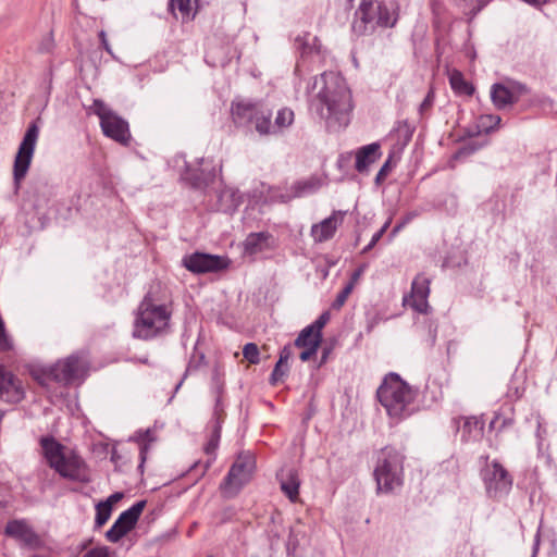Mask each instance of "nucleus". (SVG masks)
<instances>
[{
  "instance_id": "nucleus-1",
  "label": "nucleus",
  "mask_w": 557,
  "mask_h": 557,
  "mask_svg": "<svg viewBox=\"0 0 557 557\" xmlns=\"http://www.w3.org/2000/svg\"><path fill=\"white\" fill-rule=\"evenodd\" d=\"M318 90L311 101L312 111L325 122L329 132L346 127L352 111V98L345 78L336 72H324L311 84Z\"/></svg>"
},
{
  "instance_id": "nucleus-2",
  "label": "nucleus",
  "mask_w": 557,
  "mask_h": 557,
  "mask_svg": "<svg viewBox=\"0 0 557 557\" xmlns=\"http://www.w3.org/2000/svg\"><path fill=\"white\" fill-rule=\"evenodd\" d=\"M231 114L235 125L253 127L260 136L280 135L288 128L295 120L294 111L285 107L277 111L274 122H272V110L261 101H252L249 99L232 101Z\"/></svg>"
},
{
  "instance_id": "nucleus-3",
  "label": "nucleus",
  "mask_w": 557,
  "mask_h": 557,
  "mask_svg": "<svg viewBox=\"0 0 557 557\" xmlns=\"http://www.w3.org/2000/svg\"><path fill=\"white\" fill-rule=\"evenodd\" d=\"M171 305L161 302L151 286L137 307L133 325V337L150 341L170 332Z\"/></svg>"
},
{
  "instance_id": "nucleus-4",
  "label": "nucleus",
  "mask_w": 557,
  "mask_h": 557,
  "mask_svg": "<svg viewBox=\"0 0 557 557\" xmlns=\"http://www.w3.org/2000/svg\"><path fill=\"white\" fill-rule=\"evenodd\" d=\"M39 444L47 465L60 476L79 483L91 481L86 462L74 450L67 449L51 435L42 436Z\"/></svg>"
},
{
  "instance_id": "nucleus-5",
  "label": "nucleus",
  "mask_w": 557,
  "mask_h": 557,
  "mask_svg": "<svg viewBox=\"0 0 557 557\" xmlns=\"http://www.w3.org/2000/svg\"><path fill=\"white\" fill-rule=\"evenodd\" d=\"M418 395V389L410 386L399 374L387 373L376 391L380 404L389 418L401 420L412 412L410 406Z\"/></svg>"
},
{
  "instance_id": "nucleus-6",
  "label": "nucleus",
  "mask_w": 557,
  "mask_h": 557,
  "mask_svg": "<svg viewBox=\"0 0 557 557\" xmlns=\"http://www.w3.org/2000/svg\"><path fill=\"white\" fill-rule=\"evenodd\" d=\"M398 20V4L394 0H361L355 12L352 32L358 36L372 34L376 27H394Z\"/></svg>"
},
{
  "instance_id": "nucleus-7",
  "label": "nucleus",
  "mask_w": 557,
  "mask_h": 557,
  "mask_svg": "<svg viewBox=\"0 0 557 557\" xmlns=\"http://www.w3.org/2000/svg\"><path fill=\"white\" fill-rule=\"evenodd\" d=\"M89 359L84 351H76L54 364L33 372V377L45 387L50 382L70 385L75 381L84 380L88 373Z\"/></svg>"
},
{
  "instance_id": "nucleus-8",
  "label": "nucleus",
  "mask_w": 557,
  "mask_h": 557,
  "mask_svg": "<svg viewBox=\"0 0 557 557\" xmlns=\"http://www.w3.org/2000/svg\"><path fill=\"white\" fill-rule=\"evenodd\" d=\"M403 463L404 456L395 448L381 450L374 469L377 493L389 494L403 485Z\"/></svg>"
},
{
  "instance_id": "nucleus-9",
  "label": "nucleus",
  "mask_w": 557,
  "mask_h": 557,
  "mask_svg": "<svg viewBox=\"0 0 557 557\" xmlns=\"http://www.w3.org/2000/svg\"><path fill=\"white\" fill-rule=\"evenodd\" d=\"M94 113L100 119L102 133L120 143L127 145L131 139L128 123L109 109L102 100L96 99L92 103Z\"/></svg>"
},
{
  "instance_id": "nucleus-10",
  "label": "nucleus",
  "mask_w": 557,
  "mask_h": 557,
  "mask_svg": "<svg viewBox=\"0 0 557 557\" xmlns=\"http://www.w3.org/2000/svg\"><path fill=\"white\" fill-rule=\"evenodd\" d=\"M255 468L256 460L252 454H239L228 470L227 475L224 478L220 485L223 494L226 497L235 496L239 490L250 480Z\"/></svg>"
},
{
  "instance_id": "nucleus-11",
  "label": "nucleus",
  "mask_w": 557,
  "mask_h": 557,
  "mask_svg": "<svg viewBox=\"0 0 557 557\" xmlns=\"http://www.w3.org/2000/svg\"><path fill=\"white\" fill-rule=\"evenodd\" d=\"M38 136L39 128L37 124L33 122L28 125L14 158L13 180L16 188L20 187L29 170Z\"/></svg>"
},
{
  "instance_id": "nucleus-12",
  "label": "nucleus",
  "mask_w": 557,
  "mask_h": 557,
  "mask_svg": "<svg viewBox=\"0 0 557 557\" xmlns=\"http://www.w3.org/2000/svg\"><path fill=\"white\" fill-rule=\"evenodd\" d=\"M481 478L491 498H502L512 487V476L497 460H493L481 470Z\"/></svg>"
},
{
  "instance_id": "nucleus-13",
  "label": "nucleus",
  "mask_w": 557,
  "mask_h": 557,
  "mask_svg": "<svg viewBox=\"0 0 557 557\" xmlns=\"http://www.w3.org/2000/svg\"><path fill=\"white\" fill-rule=\"evenodd\" d=\"M4 535L15 540L21 548L40 550L46 547V542L26 519H13L7 522Z\"/></svg>"
},
{
  "instance_id": "nucleus-14",
  "label": "nucleus",
  "mask_w": 557,
  "mask_h": 557,
  "mask_svg": "<svg viewBox=\"0 0 557 557\" xmlns=\"http://www.w3.org/2000/svg\"><path fill=\"white\" fill-rule=\"evenodd\" d=\"M145 507L146 500H139L135 503L131 508L123 511L112 524V527L107 531V540L112 543L119 542L135 527Z\"/></svg>"
},
{
  "instance_id": "nucleus-15",
  "label": "nucleus",
  "mask_w": 557,
  "mask_h": 557,
  "mask_svg": "<svg viewBox=\"0 0 557 557\" xmlns=\"http://www.w3.org/2000/svg\"><path fill=\"white\" fill-rule=\"evenodd\" d=\"M185 268L193 273H209L224 270L228 267L230 260L225 257L194 252L183 259Z\"/></svg>"
},
{
  "instance_id": "nucleus-16",
  "label": "nucleus",
  "mask_w": 557,
  "mask_h": 557,
  "mask_svg": "<svg viewBox=\"0 0 557 557\" xmlns=\"http://www.w3.org/2000/svg\"><path fill=\"white\" fill-rule=\"evenodd\" d=\"M24 395L21 381L0 363V400L15 404L20 403Z\"/></svg>"
},
{
  "instance_id": "nucleus-17",
  "label": "nucleus",
  "mask_w": 557,
  "mask_h": 557,
  "mask_svg": "<svg viewBox=\"0 0 557 557\" xmlns=\"http://www.w3.org/2000/svg\"><path fill=\"white\" fill-rule=\"evenodd\" d=\"M345 211H333V213L321 221L320 223L313 224L311 227V236L315 243H323L331 239L337 227L343 223Z\"/></svg>"
},
{
  "instance_id": "nucleus-18",
  "label": "nucleus",
  "mask_w": 557,
  "mask_h": 557,
  "mask_svg": "<svg viewBox=\"0 0 557 557\" xmlns=\"http://www.w3.org/2000/svg\"><path fill=\"white\" fill-rule=\"evenodd\" d=\"M430 280L424 274H418L411 284L410 306L420 313H428L430 306Z\"/></svg>"
},
{
  "instance_id": "nucleus-19",
  "label": "nucleus",
  "mask_w": 557,
  "mask_h": 557,
  "mask_svg": "<svg viewBox=\"0 0 557 557\" xmlns=\"http://www.w3.org/2000/svg\"><path fill=\"white\" fill-rule=\"evenodd\" d=\"M282 492L292 502L295 503L299 498L300 479L298 471L294 468L282 471L278 474Z\"/></svg>"
},
{
  "instance_id": "nucleus-20",
  "label": "nucleus",
  "mask_w": 557,
  "mask_h": 557,
  "mask_svg": "<svg viewBox=\"0 0 557 557\" xmlns=\"http://www.w3.org/2000/svg\"><path fill=\"white\" fill-rule=\"evenodd\" d=\"M381 154V146L379 143L362 146L356 152L355 169L359 173L368 171L369 166L379 160Z\"/></svg>"
},
{
  "instance_id": "nucleus-21",
  "label": "nucleus",
  "mask_w": 557,
  "mask_h": 557,
  "mask_svg": "<svg viewBox=\"0 0 557 557\" xmlns=\"http://www.w3.org/2000/svg\"><path fill=\"white\" fill-rule=\"evenodd\" d=\"M215 177V172L213 169H194L189 165L186 166V170L183 174L184 181L188 182L194 188H205L210 183L213 182Z\"/></svg>"
},
{
  "instance_id": "nucleus-22",
  "label": "nucleus",
  "mask_w": 557,
  "mask_h": 557,
  "mask_svg": "<svg viewBox=\"0 0 557 557\" xmlns=\"http://www.w3.org/2000/svg\"><path fill=\"white\" fill-rule=\"evenodd\" d=\"M169 9L172 14L182 22L193 21L198 10V0H170Z\"/></svg>"
},
{
  "instance_id": "nucleus-23",
  "label": "nucleus",
  "mask_w": 557,
  "mask_h": 557,
  "mask_svg": "<svg viewBox=\"0 0 557 557\" xmlns=\"http://www.w3.org/2000/svg\"><path fill=\"white\" fill-rule=\"evenodd\" d=\"M484 421L478 417L465 418L460 429L462 442H476L483 436Z\"/></svg>"
},
{
  "instance_id": "nucleus-24",
  "label": "nucleus",
  "mask_w": 557,
  "mask_h": 557,
  "mask_svg": "<svg viewBox=\"0 0 557 557\" xmlns=\"http://www.w3.org/2000/svg\"><path fill=\"white\" fill-rule=\"evenodd\" d=\"M54 196L53 187L47 183H40L35 186L32 199L34 209L40 212L49 207L51 199Z\"/></svg>"
},
{
  "instance_id": "nucleus-25",
  "label": "nucleus",
  "mask_w": 557,
  "mask_h": 557,
  "mask_svg": "<svg viewBox=\"0 0 557 557\" xmlns=\"http://www.w3.org/2000/svg\"><path fill=\"white\" fill-rule=\"evenodd\" d=\"M491 100L494 107L503 110L515 103L508 84L495 83L491 87Z\"/></svg>"
},
{
  "instance_id": "nucleus-26",
  "label": "nucleus",
  "mask_w": 557,
  "mask_h": 557,
  "mask_svg": "<svg viewBox=\"0 0 557 557\" xmlns=\"http://www.w3.org/2000/svg\"><path fill=\"white\" fill-rule=\"evenodd\" d=\"M322 186V181L317 176L296 181L290 185L294 198H301L317 193Z\"/></svg>"
},
{
  "instance_id": "nucleus-27",
  "label": "nucleus",
  "mask_w": 557,
  "mask_h": 557,
  "mask_svg": "<svg viewBox=\"0 0 557 557\" xmlns=\"http://www.w3.org/2000/svg\"><path fill=\"white\" fill-rule=\"evenodd\" d=\"M449 84L454 92L460 96H472L475 90L474 86L467 82L463 74L458 70H454L449 74Z\"/></svg>"
},
{
  "instance_id": "nucleus-28",
  "label": "nucleus",
  "mask_w": 557,
  "mask_h": 557,
  "mask_svg": "<svg viewBox=\"0 0 557 557\" xmlns=\"http://www.w3.org/2000/svg\"><path fill=\"white\" fill-rule=\"evenodd\" d=\"M296 48L300 51L301 55L311 54L320 51L319 39L310 33L298 35L295 39Z\"/></svg>"
},
{
  "instance_id": "nucleus-29",
  "label": "nucleus",
  "mask_w": 557,
  "mask_h": 557,
  "mask_svg": "<svg viewBox=\"0 0 557 557\" xmlns=\"http://www.w3.org/2000/svg\"><path fill=\"white\" fill-rule=\"evenodd\" d=\"M271 237L268 232L251 233L245 240V251L253 255L262 250L263 244Z\"/></svg>"
},
{
  "instance_id": "nucleus-30",
  "label": "nucleus",
  "mask_w": 557,
  "mask_h": 557,
  "mask_svg": "<svg viewBox=\"0 0 557 557\" xmlns=\"http://www.w3.org/2000/svg\"><path fill=\"white\" fill-rule=\"evenodd\" d=\"M136 441L140 444V447H139L140 462L138 465V470L140 471V473H143L144 466H145V462L147 459V454L149 450V443L153 441L150 429H147L146 431H138L136 433Z\"/></svg>"
},
{
  "instance_id": "nucleus-31",
  "label": "nucleus",
  "mask_w": 557,
  "mask_h": 557,
  "mask_svg": "<svg viewBox=\"0 0 557 557\" xmlns=\"http://www.w3.org/2000/svg\"><path fill=\"white\" fill-rule=\"evenodd\" d=\"M318 341V345L322 342V334H318L309 325L306 326L295 339V346H309Z\"/></svg>"
},
{
  "instance_id": "nucleus-32",
  "label": "nucleus",
  "mask_w": 557,
  "mask_h": 557,
  "mask_svg": "<svg viewBox=\"0 0 557 557\" xmlns=\"http://www.w3.org/2000/svg\"><path fill=\"white\" fill-rule=\"evenodd\" d=\"M269 198L271 201L282 202V203H286V202H289L292 199H295L290 187L285 188V189H283L281 187L270 188L269 189Z\"/></svg>"
},
{
  "instance_id": "nucleus-33",
  "label": "nucleus",
  "mask_w": 557,
  "mask_h": 557,
  "mask_svg": "<svg viewBox=\"0 0 557 557\" xmlns=\"http://www.w3.org/2000/svg\"><path fill=\"white\" fill-rule=\"evenodd\" d=\"M112 512V508L110 507V503L100 502L96 506V519L95 523L97 527H102L109 520Z\"/></svg>"
},
{
  "instance_id": "nucleus-34",
  "label": "nucleus",
  "mask_w": 557,
  "mask_h": 557,
  "mask_svg": "<svg viewBox=\"0 0 557 557\" xmlns=\"http://www.w3.org/2000/svg\"><path fill=\"white\" fill-rule=\"evenodd\" d=\"M220 438H221V425L216 422L207 444L205 445V453L207 455H213L215 453V450L219 446Z\"/></svg>"
},
{
  "instance_id": "nucleus-35",
  "label": "nucleus",
  "mask_w": 557,
  "mask_h": 557,
  "mask_svg": "<svg viewBox=\"0 0 557 557\" xmlns=\"http://www.w3.org/2000/svg\"><path fill=\"white\" fill-rule=\"evenodd\" d=\"M508 86L515 103L518 102L522 96H525L530 92V88L525 84L518 81H509Z\"/></svg>"
},
{
  "instance_id": "nucleus-36",
  "label": "nucleus",
  "mask_w": 557,
  "mask_h": 557,
  "mask_svg": "<svg viewBox=\"0 0 557 557\" xmlns=\"http://www.w3.org/2000/svg\"><path fill=\"white\" fill-rule=\"evenodd\" d=\"M243 355L251 364H258L260 362L259 348L255 343H247L243 348Z\"/></svg>"
},
{
  "instance_id": "nucleus-37",
  "label": "nucleus",
  "mask_w": 557,
  "mask_h": 557,
  "mask_svg": "<svg viewBox=\"0 0 557 557\" xmlns=\"http://www.w3.org/2000/svg\"><path fill=\"white\" fill-rule=\"evenodd\" d=\"M212 391L215 395V409L218 410L221 406V399L224 393V382L218 372H215L212 376Z\"/></svg>"
},
{
  "instance_id": "nucleus-38",
  "label": "nucleus",
  "mask_w": 557,
  "mask_h": 557,
  "mask_svg": "<svg viewBox=\"0 0 557 557\" xmlns=\"http://www.w3.org/2000/svg\"><path fill=\"white\" fill-rule=\"evenodd\" d=\"M434 101H435V92H434L433 88H430L425 98L419 106V114L421 115V117H425L429 115V113L434 104Z\"/></svg>"
},
{
  "instance_id": "nucleus-39",
  "label": "nucleus",
  "mask_w": 557,
  "mask_h": 557,
  "mask_svg": "<svg viewBox=\"0 0 557 557\" xmlns=\"http://www.w3.org/2000/svg\"><path fill=\"white\" fill-rule=\"evenodd\" d=\"M502 122V117L496 114H485L480 116V123L485 127V131L488 133L498 127Z\"/></svg>"
},
{
  "instance_id": "nucleus-40",
  "label": "nucleus",
  "mask_w": 557,
  "mask_h": 557,
  "mask_svg": "<svg viewBox=\"0 0 557 557\" xmlns=\"http://www.w3.org/2000/svg\"><path fill=\"white\" fill-rule=\"evenodd\" d=\"M352 292V285H346L336 296L335 300L332 304V308L335 310H339L346 302L348 296Z\"/></svg>"
},
{
  "instance_id": "nucleus-41",
  "label": "nucleus",
  "mask_w": 557,
  "mask_h": 557,
  "mask_svg": "<svg viewBox=\"0 0 557 557\" xmlns=\"http://www.w3.org/2000/svg\"><path fill=\"white\" fill-rule=\"evenodd\" d=\"M319 346L318 341H314V343L309 346H298L299 348H304L299 356L300 360L304 362L310 360L312 356L317 354Z\"/></svg>"
},
{
  "instance_id": "nucleus-42",
  "label": "nucleus",
  "mask_w": 557,
  "mask_h": 557,
  "mask_svg": "<svg viewBox=\"0 0 557 557\" xmlns=\"http://www.w3.org/2000/svg\"><path fill=\"white\" fill-rule=\"evenodd\" d=\"M467 7L470 8L472 15L478 14L484 7H486L492 0H462Z\"/></svg>"
},
{
  "instance_id": "nucleus-43",
  "label": "nucleus",
  "mask_w": 557,
  "mask_h": 557,
  "mask_svg": "<svg viewBox=\"0 0 557 557\" xmlns=\"http://www.w3.org/2000/svg\"><path fill=\"white\" fill-rule=\"evenodd\" d=\"M330 320V312L324 311L312 324L309 326L314 330L318 334H322L323 327Z\"/></svg>"
},
{
  "instance_id": "nucleus-44",
  "label": "nucleus",
  "mask_w": 557,
  "mask_h": 557,
  "mask_svg": "<svg viewBox=\"0 0 557 557\" xmlns=\"http://www.w3.org/2000/svg\"><path fill=\"white\" fill-rule=\"evenodd\" d=\"M283 362L281 361H277L272 373H271V377H270V383L272 385H275L278 381H281L285 374H286V371L283 370Z\"/></svg>"
},
{
  "instance_id": "nucleus-45",
  "label": "nucleus",
  "mask_w": 557,
  "mask_h": 557,
  "mask_svg": "<svg viewBox=\"0 0 557 557\" xmlns=\"http://www.w3.org/2000/svg\"><path fill=\"white\" fill-rule=\"evenodd\" d=\"M391 169H392V162H391V158H389L384 162V164L381 166L380 171L377 172L375 182L380 183L382 180H384L386 177V175L388 174V172L391 171Z\"/></svg>"
},
{
  "instance_id": "nucleus-46",
  "label": "nucleus",
  "mask_w": 557,
  "mask_h": 557,
  "mask_svg": "<svg viewBox=\"0 0 557 557\" xmlns=\"http://www.w3.org/2000/svg\"><path fill=\"white\" fill-rule=\"evenodd\" d=\"M366 268H367V264H361L360 267H358L352 273H351V276H350V281L348 282L347 285H352V288L355 287L356 283L359 281V278L361 277V275L364 273L366 271Z\"/></svg>"
},
{
  "instance_id": "nucleus-47",
  "label": "nucleus",
  "mask_w": 557,
  "mask_h": 557,
  "mask_svg": "<svg viewBox=\"0 0 557 557\" xmlns=\"http://www.w3.org/2000/svg\"><path fill=\"white\" fill-rule=\"evenodd\" d=\"M99 39H100V42H101V46L102 48L110 54H112V50H111V46L108 41V38H107V34L104 30H100L99 34Z\"/></svg>"
},
{
  "instance_id": "nucleus-48",
  "label": "nucleus",
  "mask_w": 557,
  "mask_h": 557,
  "mask_svg": "<svg viewBox=\"0 0 557 557\" xmlns=\"http://www.w3.org/2000/svg\"><path fill=\"white\" fill-rule=\"evenodd\" d=\"M389 223H391V220L386 221L384 223V225L376 233H374L371 240H373L374 243H377L382 238L384 233L387 231Z\"/></svg>"
},
{
  "instance_id": "nucleus-49",
  "label": "nucleus",
  "mask_w": 557,
  "mask_h": 557,
  "mask_svg": "<svg viewBox=\"0 0 557 557\" xmlns=\"http://www.w3.org/2000/svg\"><path fill=\"white\" fill-rule=\"evenodd\" d=\"M122 498H123V493H121V492H115V493H113L112 495H110V496L108 497V499H107V500H104L103 503H110V507L112 508V505H113L114 503H117V502H119V500H121Z\"/></svg>"
},
{
  "instance_id": "nucleus-50",
  "label": "nucleus",
  "mask_w": 557,
  "mask_h": 557,
  "mask_svg": "<svg viewBox=\"0 0 557 557\" xmlns=\"http://www.w3.org/2000/svg\"><path fill=\"white\" fill-rule=\"evenodd\" d=\"M290 356V349L288 346H285L281 352H280V358H278V361L283 362V363H286L288 358Z\"/></svg>"
},
{
  "instance_id": "nucleus-51",
  "label": "nucleus",
  "mask_w": 557,
  "mask_h": 557,
  "mask_svg": "<svg viewBox=\"0 0 557 557\" xmlns=\"http://www.w3.org/2000/svg\"><path fill=\"white\" fill-rule=\"evenodd\" d=\"M132 360L133 361H137V362L143 363V364L151 366V362L149 361L148 357L133 358Z\"/></svg>"
},
{
  "instance_id": "nucleus-52",
  "label": "nucleus",
  "mask_w": 557,
  "mask_h": 557,
  "mask_svg": "<svg viewBox=\"0 0 557 557\" xmlns=\"http://www.w3.org/2000/svg\"><path fill=\"white\" fill-rule=\"evenodd\" d=\"M330 351H331L330 348H323L321 363H324L327 360Z\"/></svg>"
},
{
  "instance_id": "nucleus-53",
  "label": "nucleus",
  "mask_w": 557,
  "mask_h": 557,
  "mask_svg": "<svg viewBox=\"0 0 557 557\" xmlns=\"http://www.w3.org/2000/svg\"><path fill=\"white\" fill-rule=\"evenodd\" d=\"M375 245H376V243H374L373 240H370V243L363 248L362 252L366 253V252L370 251Z\"/></svg>"
},
{
  "instance_id": "nucleus-54",
  "label": "nucleus",
  "mask_w": 557,
  "mask_h": 557,
  "mask_svg": "<svg viewBox=\"0 0 557 557\" xmlns=\"http://www.w3.org/2000/svg\"><path fill=\"white\" fill-rule=\"evenodd\" d=\"M375 245H376V243H374L373 240H370V243L363 248L362 252L366 253V252L370 251Z\"/></svg>"
},
{
  "instance_id": "nucleus-55",
  "label": "nucleus",
  "mask_w": 557,
  "mask_h": 557,
  "mask_svg": "<svg viewBox=\"0 0 557 557\" xmlns=\"http://www.w3.org/2000/svg\"><path fill=\"white\" fill-rule=\"evenodd\" d=\"M406 221L401 222V223H398L397 225H395V227L393 228L392 231V235H395L397 232L400 231V228L405 225Z\"/></svg>"
},
{
  "instance_id": "nucleus-56",
  "label": "nucleus",
  "mask_w": 557,
  "mask_h": 557,
  "mask_svg": "<svg viewBox=\"0 0 557 557\" xmlns=\"http://www.w3.org/2000/svg\"><path fill=\"white\" fill-rule=\"evenodd\" d=\"M496 419L492 420L490 423V429H493L495 426Z\"/></svg>"
},
{
  "instance_id": "nucleus-57",
  "label": "nucleus",
  "mask_w": 557,
  "mask_h": 557,
  "mask_svg": "<svg viewBox=\"0 0 557 557\" xmlns=\"http://www.w3.org/2000/svg\"><path fill=\"white\" fill-rule=\"evenodd\" d=\"M507 423H510V421H507V420H504V425L507 424Z\"/></svg>"
}]
</instances>
